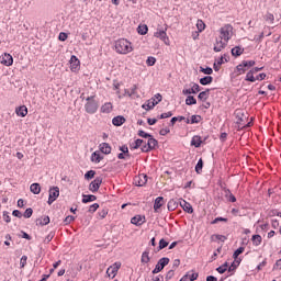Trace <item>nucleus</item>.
<instances>
[{
    "label": "nucleus",
    "instance_id": "nucleus-55",
    "mask_svg": "<svg viewBox=\"0 0 281 281\" xmlns=\"http://www.w3.org/2000/svg\"><path fill=\"white\" fill-rule=\"evenodd\" d=\"M32 214H34V210L32 207H27L22 216H24L25 218H32Z\"/></svg>",
    "mask_w": 281,
    "mask_h": 281
},
{
    "label": "nucleus",
    "instance_id": "nucleus-58",
    "mask_svg": "<svg viewBox=\"0 0 281 281\" xmlns=\"http://www.w3.org/2000/svg\"><path fill=\"white\" fill-rule=\"evenodd\" d=\"M172 115H173L172 111H169V112L159 114L157 117H158V120H166L168 117H172Z\"/></svg>",
    "mask_w": 281,
    "mask_h": 281
},
{
    "label": "nucleus",
    "instance_id": "nucleus-29",
    "mask_svg": "<svg viewBox=\"0 0 281 281\" xmlns=\"http://www.w3.org/2000/svg\"><path fill=\"white\" fill-rule=\"evenodd\" d=\"M212 82H214V77L212 76H204L200 79L202 87H207V85H212Z\"/></svg>",
    "mask_w": 281,
    "mask_h": 281
},
{
    "label": "nucleus",
    "instance_id": "nucleus-19",
    "mask_svg": "<svg viewBox=\"0 0 281 281\" xmlns=\"http://www.w3.org/2000/svg\"><path fill=\"white\" fill-rule=\"evenodd\" d=\"M212 91V89L206 88L204 91H201L198 94V100H200V102H207V99L210 98V92Z\"/></svg>",
    "mask_w": 281,
    "mask_h": 281
},
{
    "label": "nucleus",
    "instance_id": "nucleus-16",
    "mask_svg": "<svg viewBox=\"0 0 281 281\" xmlns=\"http://www.w3.org/2000/svg\"><path fill=\"white\" fill-rule=\"evenodd\" d=\"M143 144H146V140H144V138H136L133 143H130V149L137 150L142 148Z\"/></svg>",
    "mask_w": 281,
    "mask_h": 281
},
{
    "label": "nucleus",
    "instance_id": "nucleus-8",
    "mask_svg": "<svg viewBox=\"0 0 281 281\" xmlns=\"http://www.w3.org/2000/svg\"><path fill=\"white\" fill-rule=\"evenodd\" d=\"M119 150L121 153L117 154V159H123L125 161H126V159H131V151L128 150V145L120 146Z\"/></svg>",
    "mask_w": 281,
    "mask_h": 281
},
{
    "label": "nucleus",
    "instance_id": "nucleus-59",
    "mask_svg": "<svg viewBox=\"0 0 281 281\" xmlns=\"http://www.w3.org/2000/svg\"><path fill=\"white\" fill-rule=\"evenodd\" d=\"M74 221H76V216H74V215H68V216L65 217L64 224H65V225H70L71 223H74Z\"/></svg>",
    "mask_w": 281,
    "mask_h": 281
},
{
    "label": "nucleus",
    "instance_id": "nucleus-40",
    "mask_svg": "<svg viewBox=\"0 0 281 281\" xmlns=\"http://www.w3.org/2000/svg\"><path fill=\"white\" fill-rule=\"evenodd\" d=\"M203 166H204L203 158H200L198 160V164L195 165L196 175H201L203 172Z\"/></svg>",
    "mask_w": 281,
    "mask_h": 281
},
{
    "label": "nucleus",
    "instance_id": "nucleus-18",
    "mask_svg": "<svg viewBox=\"0 0 281 281\" xmlns=\"http://www.w3.org/2000/svg\"><path fill=\"white\" fill-rule=\"evenodd\" d=\"M203 121V116L199 114L191 115L190 119L186 120V124H200Z\"/></svg>",
    "mask_w": 281,
    "mask_h": 281
},
{
    "label": "nucleus",
    "instance_id": "nucleus-34",
    "mask_svg": "<svg viewBox=\"0 0 281 281\" xmlns=\"http://www.w3.org/2000/svg\"><path fill=\"white\" fill-rule=\"evenodd\" d=\"M137 34H139L140 36H146V34H148V25L139 24L137 26Z\"/></svg>",
    "mask_w": 281,
    "mask_h": 281
},
{
    "label": "nucleus",
    "instance_id": "nucleus-23",
    "mask_svg": "<svg viewBox=\"0 0 281 281\" xmlns=\"http://www.w3.org/2000/svg\"><path fill=\"white\" fill-rule=\"evenodd\" d=\"M140 262L142 265H148V262H150V248H146L145 251H143Z\"/></svg>",
    "mask_w": 281,
    "mask_h": 281
},
{
    "label": "nucleus",
    "instance_id": "nucleus-25",
    "mask_svg": "<svg viewBox=\"0 0 281 281\" xmlns=\"http://www.w3.org/2000/svg\"><path fill=\"white\" fill-rule=\"evenodd\" d=\"M93 201H98V196L94 194H82L81 203H93Z\"/></svg>",
    "mask_w": 281,
    "mask_h": 281
},
{
    "label": "nucleus",
    "instance_id": "nucleus-26",
    "mask_svg": "<svg viewBox=\"0 0 281 281\" xmlns=\"http://www.w3.org/2000/svg\"><path fill=\"white\" fill-rule=\"evenodd\" d=\"M15 113L18 117H25L27 115V106L20 105L15 109Z\"/></svg>",
    "mask_w": 281,
    "mask_h": 281
},
{
    "label": "nucleus",
    "instance_id": "nucleus-52",
    "mask_svg": "<svg viewBox=\"0 0 281 281\" xmlns=\"http://www.w3.org/2000/svg\"><path fill=\"white\" fill-rule=\"evenodd\" d=\"M98 210H100V204L99 203H93L92 205L89 206L88 212L90 214H95V212H98Z\"/></svg>",
    "mask_w": 281,
    "mask_h": 281
},
{
    "label": "nucleus",
    "instance_id": "nucleus-14",
    "mask_svg": "<svg viewBox=\"0 0 281 281\" xmlns=\"http://www.w3.org/2000/svg\"><path fill=\"white\" fill-rule=\"evenodd\" d=\"M180 206L184 212H187V214H194V207H192V204H190V202L181 199Z\"/></svg>",
    "mask_w": 281,
    "mask_h": 281
},
{
    "label": "nucleus",
    "instance_id": "nucleus-56",
    "mask_svg": "<svg viewBox=\"0 0 281 281\" xmlns=\"http://www.w3.org/2000/svg\"><path fill=\"white\" fill-rule=\"evenodd\" d=\"M168 245H170V243L168 240H166L165 238H161L158 243L159 249H166V247H168Z\"/></svg>",
    "mask_w": 281,
    "mask_h": 281
},
{
    "label": "nucleus",
    "instance_id": "nucleus-53",
    "mask_svg": "<svg viewBox=\"0 0 281 281\" xmlns=\"http://www.w3.org/2000/svg\"><path fill=\"white\" fill-rule=\"evenodd\" d=\"M54 236H56L55 232H50L44 239L45 245H49L52 240H54Z\"/></svg>",
    "mask_w": 281,
    "mask_h": 281
},
{
    "label": "nucleus",
    "instance_id": "nucleus-39",
    "mask_svg": "<svg viewBox=\"0 0 281 281\" xmlns=\"http://www.w3.org/2000/svg\"><path fill=\"white\" fill-rule=\"evenodd\" d=\"M241 65H243L244 69H246V71H247V69H251V67H255L256 60H243Z\"/></svg>",
    "mask_w": 281,
    "mask_h": 281
},
{
    "label": "nucleus",
    "instance_id": "nucleus-12",
    "mask_svg": "<svg viewBox=\"0 0 281 281\" xmlns=\"http://www.w3.org/2000/svg\"><path fill=\"white\" fill-rule=\"evenodd\" d=\"M0 63L4 65V67H12V65H14V57H12L10 53H4Z\"/></svg>",
    "mask_w": 281,
    "mask_h": 281
},
{
    "label": "nucleus",
    "instance_id": "nucleus-24",
    "mask_svg": "<svg viewBox=\"0 0 281 281\" xmlns=\"http://www.w3.org/2000/svg\"><path fill=\"white\" fill-rule=\"evenodd\" d=\"M240 262H243V259H235L231 266H228V273H234L240 267Z\"/></svg>",
    "mask_w": 281,
    "mask_h": 281
},
{
    "label": "nucleus",
    "instance_id": "nucleus-5",
    "mask_svg": "<svg viewBox=\"0 0 281 281\" xmlns=\"http://www.w3.org/2000/svg\"><path fill=\"white\" fill-rule=\"evenodd\" d=\"M162 100H164V97L161 95V93H156L153 98L147 100L146 111H153V109H155L157 104H159V102H161Z\"/></svg>",
    "mask_w": 281,
    "mask_h": 281
},
{
    "label": "nucleus",
    "instance_id": "nucleus-22",
    "mask_svg": "<svg viewBox=\"0 0 281 281\" xmlns=\"http://www.w3.org/2000/svg\"><path fill=\"white\" fill-rule=\"evenodd\" d=\"M164 206V196H158L154 201V212L159 213V210Z\"/></svg>",
    "mask_w": 281,
    "mask_h": 281
},
{
    "label": "nucleus",
    "instance_id": "nucleus-33",
    "mask_svg": "<svg viewBox=\"0 0 281 281\" xmlns=\"http://www.w3.org/2000/svg\"><path fill=\"white\" fill-rule=\"evenodd\" d=\"M251 241L255 247H259V245H262V236H260L259 234H255L251 237Z\"/></svg>",
    "mask_w": 281,
    "mask_h": 281
},
{
    "label": "nucleus",
    "instance_id": "nucleus-49",
    "mask_svg": "<svg viewBox=\"0 0 281 281\" xmlns=\"http://www.w3.org/2000/svg\"><path fill=\"white\" fill-rule=\"evenodd\" d=\"M229 220L227 217H215L212 222L211 225H216L218 223H227Z\"/></svg>",
    "mask_w": 281,
    "mask_h": 281
},
{
    "label": "nucleus",
    "instance_id": "nucleus-4",
    "mask_svg": "<svg viewBox=\"0 0 281 281\" xmlns=\"http://www.w3.org/2000/svg\"><path fill=\"white\" fill-rule=\"evenodd\" d=\"M170 265V258L162 257L158 260L157 265L155 266V269L151 271L153 276H157V273H161L166 267Z\"/></svg>",
    "mask_w": 281,
    "mask_h": 281
},
{
    "label": "nucleus",
    "instance_id": "nucleus-27",
    "mask_svg": "<svg viewBox=\"0 0 281 281\" xmlns=\"http://www.w3.org/2000/svg\"><path fill=\"white\" fill-rule=\"evenodd\" d=\"M102 159H104V156H102V154H100V151H94L91 154V161L93 164H100V161H102Z\"/></svg>",
    "mask_w": 281,
    "mask_h": 281
},
{
    "label": "nucleus",
    "instance_id": "nucleus-60",
    "mask_svg": "<svg viewBox=\"0 0 281 281\" xmlns=\"http://www.w3.org/2000/svg\"><path fill=\"white\" fill-rule=\"evenodd\" d=\"M67 38H69V35L66 32L59 33L58 41H60L61 43H65V41H67Z\"/></svg>",
    "mask_w": 281,
    "mask_h": 281
},
{
    "label": "nucleus",
    "instance_id": "nucleus-64",
    "mask_svg": "<svg viewBox=\"0 0 281 281\" xmlns=\"http://www.w3.org/2000/svg\"><path fill=\"white\" fill-rule=\"evenodd\" d=\"M278 269L281 270V259L277 260L273 265L272 271H278Z\"/></svg>",
    "mask_w": 281,
    "mask_h": 281
},
{
    "label": "nucleus",
    "instance_id": "nucleus-7",
    "mask_svg": "<svg viewBox=\"0 0 281 281\" xmlns=\"http://www.w3.org/2000/svg\"><path fill=\"white\" fill-rule=\"evenodd\" d=\"M60 196V188L58 187H50L48 191V201L47 203L52 205L54 201H56Z\"/></svg>",
    "mask_w": 281,
    "mask_h": 281
},
{
    "label": "nucleus",
    "instance_id": "nucleus-30",
    "mask_svg": "<svg viewBox=\"0 0 281 281\" xmlns=\"http://www.w3.org/2000/svg\"><path fill=\"white\" fill-rule=\"evenodd\" d=\"M179 207V202H177V200L171 199L168 204H167V209L169 212H175V210H177Z\"/></svg>",
    "mask_w": 281,
    "mask_h": 281
},
{
    "label": "nucleus",
    "instance_id": "nucleus-17",
    "mask_svg": "<svg viewBox=\"0 0 281 281\" xmlns=\"http://www.w3.org/2000/svg\"><path fill=\"white\" fill-rule=\"evenodd\" d=\"M231 54L234 58H239V56L245 54V48H243V46H235L231 49Z\"/></svg>",
    "mask_w": 281,
    "mask_h": 281
},
{
    "label": "nucleus",
    "instance_id": "nucleus-21",
    "mask_svg": "<svg viewBox=\"0 0 281 281\" xmlns=\"http://www.w3.org/2000/svg\"><path fill=\"white\" fill-rule=\"evenodd\" d=\"M99 150L100 153H102L103 155H111V145L109 143H101L99 145Z\"/></svg>",
    "mask_w": 281,
    "mask_h": 281
},
{
    "label": "nucleus",
    "instance_id": "nucleus-2",
    "mask_svg": "<svg viewBox=\"0 0 281 281\" xmlns=\"http://www.w3.org/2000/svg\"><path fill=\"white\" fill-rule=\"evenodd\" d=\"M115 52L116 54H131L133 46L127 40L121 38L115 42Z\"/></svg>",
    "mask_w": 281,
    "mask_h": 281
},
{
    "label": "nucleus",
    "instance_id": "nucleus-43",
    "mask_svg": "<svg viewBox=\"0 0 281 281\" xmlns=\"http://www.w3.org/2000/svg\"><path fill=\"white\" fill-rule=\"evenodd\" d=\"M187 106H194L196 104V98L194 95H188L186 99Z\"/></svg>",
    "mask_w": 281,
    "mask_h": 281
},
{
    "label": "nucleus",
    "instance_id": "nucleus-42",
    "mask_svg": "<svg viewBox=\"0 0 281 281\" xmlns=\"http://www.w3.org/2000/svg\"><path fill=\"white\" fill-rule=\"evenodd\" d=\"M138 137H142V139H150L153 134L145 132L144 130H138L137 131Z\"/></svg>",
    "mask_w": 281,
    "mask_h": 281
},
{
    "label": "nucleus",
    "instance_id": "nucleus-13",
    "mask_svg": "<svg viewBox=\"0 0 281 281\" xmlns=\"http://www.w3.org/2000/svg\"><path fill=\"white\" fill-rule=\"evenodd\" d=\"M131 223L136 227H142L146 223V215H135L131 218Z\"/></svg>",
    "mask_w": 281,
    "mask_h": 281
},
{
    "label": "nucleus",
    "instance_id": "nucleus-61",
    "mask_svg": "<svg viewBox=\"0 0 281 281\" xmlns=\"http://www.w3.org/2000/svg\"><path fill=\"white\" fill-rule=\"evenodd\" d=\"M18 236L19 238H24L25 240H32V237L25 231H21V235Z\"/></svg>",
    "mask_w": 281,
    "mask_h": 281
},
{
    "label": "nucleus",
    "instance_id": "nucleus-63",
    "mask_svg": "<svg viewBox=\"0 0 281 281\" xmlns=\"http://www.w3.org/2000/svg\"><path fill=\"white\" fill-rule=\"evenodd\" d=\"M98 214H99L100 218H106V215L109 214V210L106 207H104Z\"/></svg>",
    "mask_w": 281,
    "mask_h": 281
},
{
    "label": "nucleus",
    "instance_id": "nucleus-37",
    "mask_svg": "<svg viewBox=\"0 0 281 281\" xmlns=\"http://www.w3.org/2000/svg\"><path fill=\"white\" fill-rule=\"evenodd\" d=\"M216 61L218 67H221L222 65H225V63H229V54L222 55Z\"/></svg>",
    "mask_w": 281,
    "mask_h": 281
},
{
    "label": "nucleus",
    "instance_id": "nucleus-9",
    "mask_svg": "<svg viewBox=\"0 0 281 281\" xmlns=\"http://www.w3.org/2000/svg\"><path fill=\"white\" fill-rule=\"evenodd\" d=\"M134 181H135V186H137V188H144V186H146V183H148V175L139 173L138 176H136L134 178Z\"/></svg>",
    "mask_w": 281,
    "mask_h": 281
},
{
    "label": "nucleus",
    "instance_id": "nucleus-6",
    "mask_svg": "<svg viewBox=\"0 0 281 281\" xmlns=\"http://www.w3.org/2000/svg\"><path fill=\"white\" fill-rule=\"evenodd\" d=\"M121 268H122V262H120V261L114 262L112 266H110L106 269L105 273H106L108 278L113 280V278H115V276H117V272L120 271Z\"/></svg>",
    "mask_w": 281,
    "mask_h": 281
},
{
    "label": "nucleus",
    "instance_id": "nucleus-57",
    "mask_svg": "<svg viewBox=\"0 0 281 281\" xmlns=\"http://www.w3.org/2000/svg\"><path fill=\"white\" fill-rule=\"evenodd\" d=\"M159 38L165 43V45H170V38L168 37L166 30H165V33H162Z\"/></svg>",
    "mask_w": 281,
    "mask_h": 281
},
{
    "label": "nucleus",
    "instance_id": "nucleus-47",
    "mask_svg": "<svg viewBox=\"0 0 281 281\" xmlns=\"http://www.w3.org/2000/svg\"><path fill=\"white\" fill-rule=\"evenodd\" d=\"M156 64H157V58H155L154 56L147 57L146 59L147 67H155Z\"/></svg>",
    "mask_w": 281,
    "mask_h": 281
},
{
    "label": "nucleus",
    "instance_id": "nucleus-35",
    "mask_svg": "<svg viewBox=\"0 0 281 281\" xmlns=\"http://www.w3.org/2000/svg\"><path fill=\"white\" fill-rule=\"evenodd\" d=\"M30 191L32 192V194H41V183L38 182L32 183L30 187Z\"/></svg>",
    "mask_w": 281,
    "mask_h": 281
},
{
    "label": "nucleus",
    "instance_id": "nucleus-44",
    "mask_svg": "<svg viewBox=\"0 0 281 281\" xmlns=\"http://www.w3.org/2000/svg\"><path fill=\"white\" fill-rule=\"evenodd\" d=\"M200 71L202 74H205L206 76H212V74H214V69H212V67H210V66H206L205 68L203 66H201Z\"/></svg>",
    "mask_w": 281,
    "mask_h": 281
},
{
    "label": "nucleus",
    "instance_id": "nucleus-20",
    "mask_svg": "<svg viewBox=\"0 0 281 281\" xmlns=\"http://www.w3.org/2000/svg\"><path fill=\"white\" fill-rule=\"evenodd\" d=\"M126 123V117L124 115H117L112 119L113 126H122Z\"/></svg>",
    "mask_w": 281,
    "mask_h": 281
},
{
    "label": "nucleus",
    "instance_id": "nucleus-15",
    "mask_svg": "<svg viewBox=\"0 0 281 281\" xmlns=\"http://www.w3.org/2000/svg\"><path fill=\"white\" fill-rule=\"evenodd\" d=\"M205 144V140L200 135H194L191 139V146H194V148H201V145Z\"/></svg>",
    "mask_w": 281,
    "mask_h": 281
},
{
    "label": "nucleus",
    "instance_id": "nucleus-51",
    "mask_svg": "<svg viewBox=\"0 0 281 281\" xmlns=\"http://www.w3.org/2000/svg\"><path fill=\"white\" fill-rule=\"evenodd\" d=\"M202 89L203 88L199 86V83H193V86L191 87V92L193 95H196V93H200Z\"/></svg>",
    "mask_w": 281,
    "mask_h": 281
},
{
    "label": "nucleus",
    "instance_id": "nucleus-41",
    "mask_svg": "<svg viewBox=\"0 0 281 281\" xmlns=\"http://www.w3.org/2000/svg\"><path fill=\"white\" fill-rule=\"evenodd\" d=\"M95 175H97L95 170H93V169L88 170L85 173L86 181H91V179H95Z\"/></svg>",
    "mask_w": 281,
    "mask_h": 281
},
{
    "label": "nucleus",
    "instance_id": "nucleus-54",
    "mask_svg": "<svg viewBox=\"0 0 281 281\" xmlns=\"http://www.w3.org/2000/svg\"><path fill=\"white\" fill-rule=\"evenodd\" d=\"M205 27H206L205 22H203V20H198L196 22L198 32H203Z\"/></svg>",
    "mask_w": 281,
    "mask_h": 281
},
{
    "label": "nucleus",
    "instance_id": "nucleus-10",
    "mask_svg": "<svg viewBox=\"0 0 281 281\" xmlns=\"http://www.w3.org/2000/svg\"><path fill=\"white\" fill-rule=\"evenodd\" d=\"M69 65H70V71H72L74 74H76L77 71H80V59H78L76 55H71Z\"/></svg>",
    "mask_w": 281,
    "mask_h": 281
},
{
    "label": "nucleus",
    "instance_id": "nucleus-50",
    "mask_svg": "<svg viewBox=\"0 0 281 281\" xmlns=\"http://www.w3.org/2000/svg\"><path fill=\"white\" fill-rule=\"evenodd\" d=\"M188 280L190 281L199 280V272H194V270L189 271Z\"/></svg>",
    "mask_w": 281,
    "mask_h": 281
},
{
    "label": "nucleus",
    "instance_id": "nucleus-46",
    "mask_svg": "<svg viewBox=\"0 0 281 281\" xmlns=\"http://www.w3.org/2000/svg\"><path fill=\"white\" fill-rule=\"evenodd\" d=\"M245 252V247L240 246L239 248H237L234 252H233V258L234 260H238V256H240V254Z\"/></svg>",
    "mask_w": 281,
    "mask_h": 281
},
{
    "label": "nucleus",
    "instance_id": "nucleus-28",
    "mask_svg": "<svg viewBox=\"0 0 281 281\" xmlns=\"http://www.w3.org/2000/svg\"><path fill=\"white\" fill-rule=\"evenodd\" d=\"M147 145L151 147V150H157V148H159V140L151 135V137L147 140Z\"/></svg>",
    "mask_w": 281,
    "mask_h": 281
},
{
    "label": "nucleus",
    "instance_id": "nucleus-62",
    "mask_svg": "<svg viewBox=\"0 0 281 281\" xmlns=\"http://www.w3.org/2000/svg\"><path fill=\"white\" fill-rule=\"evenodd\" d=\"M142 153H151L153 147L148 146V143L140 147Z\"/></svg>",
    "mask_w": 281,
    "mask_h": 281
},
{
    "label": "nucleus",
    "instance_id": "nucleus-45",
    "mask_svg": "<svg viewBox=\"0 0 281 281\" xmlns=\"http://www.w3.org/2000/svg\"><path fill=\"white\" fill-rule=\"evenodd\" d=\"M255 72L249 70L247 74H246V78H245V81L246 82H256V77L254 76Z\"/></svg>",
    "mask_w": 281,
    "mask_h": 281
},
{
    "label": "nucleus",
    "instance_id": "nucleus-48",
    "mask_svg": "<svg viewBox=\"0 0 281 281\" xmlns=\"http://www.w3.org/2000/svg\"><path fill=\"white\" fill-rule=\"evenodd\" d=\"M246 72H247V69H245V67L243 66V63L236 66L235 74H238V76H240Z\"/></svg>",
    "mask_w": 281,
    "mask_h": 281
},
{
    "label": "nucleus",
    "instance_id": "nucleus-1",
    "mask_svg": "<svg viewBox=\"0 0 281 281\" xmlns=\"http://www.w3.org/2000/svg\"><path fill=\"white\" fill-rule=\"evenodd\" d=\"M100 109V102L95 100V95H90L86 98L85 111L89 115H94Z\"/></svg>",
    "mask_w": 281,
    "mask_h": 281
},
{
    "label": "nucleus",
    "instance_id": "nucleus-31",
    "mask_svg": "<svg viewBox=\"0 0 281 281\" xmlns=\"http://www.w3.org/2000/svg\"><path fill=\"white\" fill-rule=\"evenodd\" d=\"M215 271H217V273L223 276V273H225V271H229V262L225 261L222 266L217 267L215 269Z\"/></svg>",
    "mask_w": 281,
    "mask_h": 281
},
{
    "label": "nucleus",
    "instance_id": "nucleus-11",
    "mask_svg": "<svg viewBox=\"0 0 281 281\" xmlns=\"http://www.w3.org/2000/svg\"><path fill=\"white\" fill-rule=\"evenodd\" d=\"M102 181H103L102 177H97L93 181H91L89 184L90 192L95 194V192L100 190V186H102Z\"/></svg>",
    "mask_w": 281,
    "mask_h": 281
},
{
    "label": "nucleus",
    "instance_id": "nucleus-32",
    "mask_svg": "<svg viewBox=\"0 0 281 281\" xmlns=\"http://www.w3.org/2000/svg\"><path fill=\"white\" fill-rule=\"evenodd\" d=\"M225 198L229 203H236V195L232 194V191L229 189H224Z\"/></svg>",
    "mask_w": 281,
    "mask_h": 281
},
{
    "label": "nucleus",
    "instance_id": "nucleus-3",
    "mask_svg": "<svg viewBox=\"0 0 281 281\" xmlns=\"http://www.w3.org/2000/svg\"><path fill=\"white\" fill-rule=\"evenodd\" d=\"M231 32H234V26L232 24H226L220 29V38L221 41H225V43H229L232 40V34Z\"/></svg>",
    "mask_w": 281,
    "mask_h": 281
},
{
    "label": "nucleus",
    "instance_id": "nucleus-36",
    "mask_svg": "<svg viewBox=\"0 0 281 281\" xmlns=\"http://www.w3.org/2000/svg\"><path fill=\"white\" fill-rule=\"evenodd\" d=\"M113 111V103L106 102L101 106V113H111Z\"/></svg>",
    "mask_w": 281,
    "mask_h": 281
},
{
    "label": "nucleus",
    "instance_id": "nucleus-38",
    "mask_svg": "<svg viewBox=\"0 0 281 281\" xmlns=\"http://www.w3.org/2000/svg\"><path fill=\"white\" fill-rule=\"evenodd\" d=\"M50 218H49V215H45L44 217H43V220L42 218H37L36 220V223L38 224V225H41L42 227H44V225H49V223H50Z\"/></svg>",
    "mask_w": 281,
    "mask_h": 281
}]
</instances>
